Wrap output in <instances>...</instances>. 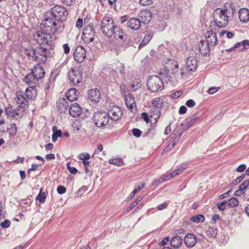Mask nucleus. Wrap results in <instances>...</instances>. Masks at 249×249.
Masks as SVG:
<instances>
[{
  "label": "nucleus",
  "instance_id": "obj_34",
  "mask_svg": "<svg viewBox=\"0 0 249 249\" xmlns=\"http://www.w3.org/2000/svg\"><path fill=\"white\" fill-rule=\"evenodd\" d=\"M207 236L209 237H215L217 233V230L216 228L209 227L206 231Z\"/></svg>",
  "mask_w": 249,
  "mask_h": 249
},
{
  "label": "nucleus",
  "instance_id": "obj_63",
  "mask_svg": "<svg viewBox=\"0 0 249 249\" xmlns=\"http://www.w3.org/2000/svg\"><path fill=\"white\" fill-rule=\"evenodd\" d=\"M195 105V102L192 99L188 100L186 103V105L189 107H193Z\"/></svg>",
  "mask_w": 249,
  "mask_h": 249
},
{
  "label": "nucleus",
  "instance_id": "obj_49",
  "mask_svg": "<svg viewBox=\"0 0 249 249\" xmlns=\"http://www.w3.org/2000/svg\"><path fill=\"white\" fill-rule=\"evenodd\" d=\"M141 117L142 119L146 123H149L151 122L150 119V115L148 114V113L146 112H143L141 114Z\"/></svg>",
  "mask_w": 249,
  "mask_h": 249
},
{
  "label": "nucleus",
  "instance_id": "obj_1",
  "mask_svg": "<svg viewBox=\"0 0 249 249\" xmlns=\"http://www.w3.org/2000/svg\"><path fill=\"white\" fill-rule=\"evenodd\" d=\"M57 30L55 21L52 18H47L41 23L40 30L34 34V40L40 45L50 46L54 43V34Z\"/></svg>",
  "mask_w": 249,
  "mask_h": 249
},
{
  "label": "nucleus",
  "instance_id": "obj_46",
  "mask_svg": "<svg viewBox=\"0 0 249 249\" xmlns=\"http://www.w3.org/2000/svg\"><path fill=\"white\" fill-rule=\"evenodd\" d=\"M225 34L226 35L227 37L229 39L231 38L234 35L233 33L227 31H221L219 33V36H222Z\"/></svg>",
  "mask_w": 249,
  "mask_h": 249
},
{
  "label": "nucleus",
  "instance_id": "obj_26",
  "mask_svg": "<svg viewBox=\"0 0 249 249\" xmlns=\"http://www.w3.org/2000/svg\"><path fill=\"white\" fill-rule=\"evenodd\" d=\"M69 106V102L64 98L59 99L56 102V107L60 113L65 112Z\"/></svg>",
  "mask_w": 249,
  "mask_h": 249
},
{
  "label": "nucleus",
  "instance_id": "obj_12",
  "mask_svg": "<svg viewBox=\"0 0 249 249\" xmlns=\"http://www.w3.org/2000/svg\"><path fill=\"white\" fill-rule=\"evenodd\" d=\"M107 115L108 118L111 120L117 121L121 118L123 115V111L120 107L113 106L110 107Z\"/></svg>",
  "mask_w": 249,
  "mask_h": 249
},
{
  "label": "nucleus",
  "instance_id": "obj_61",
  "mask_svg": "<svg viewBox=\"0 0 249 249\" xmlns=\"http://www.w3.org/2000/svg\"><path fill=\"white\" fill-rule=\"evenodd\" d=\"M245 177V175H242V176L237 178L233 182V185H237V184L239 183Z\"/></svg>",
  "mask_w": 249,
  "mask_h": 249
},
{
  "label": "nucleus",
  "instance_id": "obj_50",
  "mask_svg": "<svg viewBox=\"0 0 249 249\" xmlns=\"http://www.w3.org/2000/svg\"><path fill=\"white\" fill-rule=\"evenodd\" d=\"M67 167L68 171L71 174H76L77 173V170L74 167L70 166V163L69 162L67 164Z\"/></svg>",
  "mask_w": 249,
  "mask_h": 249
},
{
  "label": "nucleus",
  "instance_id": "obj_6",
  "mask_svg": "<svg viewBox=\"0 0 249 249\" xmlns=\"http://www.w3.org/2000/svg\"><path fill=\"white\" fill-rule=\"evenodd\" d=\"M34 60L39 63L46 62L49 54V50L43 47L39 46L35 48Z\"/></svg>",
  "mask_w": 249,
  "mask_h": 249
},
{
  "label": "nucleus",
  "instance_id": "obj_51",
  "mask_svg": "<svg viewBox=\"0 0 249 249\" xmlns=\"http://www.w3.org/2000/svg\"><path fill=\"white\" fill-rule=\"evenodd\" d=\"M0 226L2 228H7L10 227L11 225V222L8 219L5 220L3 222H1Z\"/></svg>",
  "mask_w": 249,
  "mask_h": 249
},
{
  "label": "nucleus",
  "instance_id": "obj_64",
  "mask_svg": "<svg viewBox=\"0 0 249 249\" xmlns=\"http://www.w3.org/2000/svg\"><path fill=\"white\" fill-rule=\"evenodd\" d=\"M246 168V165L244 164H242L237 167V168H236V171L238 172H242L244 170H245Z\"/></svg>",
  "mask_w": 249,
  "mask_h": 249
},
{
  "label": "nucleus",
  "instance_id": "obj_53",
  "mask_svg": "<svg viewBox=\"0 0 249 249\" xmlns=\"http://www.w3.org/2000/svg\"><path fill=\"white\" fill-rule=\"evenodd\" d=\"M57 192L59 194H63L66 192V188L65 186L59 185L57 188Z\"/></svg>",
  "mask_w": 249,
  "mask_h": 249
},
{
  "label": "nucleus",
  "instance_id": "obj_19",
  "mask_svg": "<svg viewBox=\"0 0 249 249\" xmlns=\"http://www.w3.org/2000/svg\"><path fill=\"white\" fill-rule=\"evenodd\" d=\"M69 110L70 115L73 117L79 116L82 111L81 107L76 103L71 105Z\"/></svg>",
  "mask_w": 249,
  "mask_h": 249
},
{
  "label": "nucleus",
  "instance_id": "obj_45",
  "mask_svg": "<svg viewBox=\"0 0 249 249\" xmlns=\"http://www.w3.org/2000/svg\"><path fill=\"white\" fill-rule=\"evenodd\" d=\"M240 45L243 46V48L241 49V50L243 51L244 49H246V46H249V41L245 40L241 43H237L234 45L235 48H237Z\"/></svg>",
  "mask_w": 249,
  "mask_h": 249
},
{
  "label": "nucleus",
  "instance_id": "obj_20",
  "mask_svg": "<svg viewBox=\"0 0 249 249\" xmlns=\"http://www.w3.org/2000/svg\"><path fill=\"white\" fill-rule=\"evenodd\" d=\"M32 72L38 79H42L45 76V74L43 68L39 64H36L34 67Z\"/></svg>",
  "mask_w": 249,
  "mask_h": 249
},
{
  "label": "nucleus",
  "instance_id": "obj_47",
  "mask_svg": "<svg viewBox=\"0 0 249 249\" xmlns=\"http://www.w3.org/2000/svg\"><path fill=\"white\" fill-rule=\"evenodd\" d=\"M103 150V146L102 144H98L97 146V148L94 150L93 154L92 156L94 157L97 155L102 152Z\"/></svg>",
  "mask_w": 249,
  "mask_h": 249
},
{
  "label": "nucleus",
  "instance_id": "obj_9",
  "mask_svg": "<svg viewBox=\"0 0 249 249\" xmlns=\"http://www.w3.org/2000/svg\"><path fill=\"white\" fill-rule=\"evenodd\" d=\"M108 121V116L105 112H96L93 115V121L98 127H102L107 125Z\"/></svg>",
  "mask_w": 249,
  "mask_h": 249
},
{
  "label": "nucleus",
  "instance_id": "obj_39",
  "mask_svg": "<svg viewBox=\"0 0 249 249\" xmlns=\"http://www.w3.org/2000/svg\"><path fill=\"white\" fill-rule=\"evenodd\" d=\"M55 129H56V127L53 126V133L52 135V141L54 142L57 141L58 137H61L62 136V133L61 130H57L54 131Z\"/></svg>",
  "mask_w": 249,
  "mask_h": 249
},
{
  "label": "nucleus",
  "instance_id": "obj_58",
  "mask_svg": "<svg viewBox=\"0 0 249 249\" xmlns=\"http://www.w3.org/2000/svg\"><path fill=\"white\" fill-rule=\"evenodd\" d=\"M227 203V201H224L220 203L217 204V207L218 209L220 211H223L226 208V204Z\"/></svg>",
  "mask_w": 249,
  "mask_h": 249
},
{
  "label": "nucleus",
  "instance_id": "obj_27",
  "mask_svg": "<svg viewBox=\"0 0 249 249\" xmlns=\"http://www.w3.org/2000/svg\"><path fill=\"white\" fill-rule=\"evenodd\" d=\"M79 94V93L76 89L71 88L67 91L66 96L68 100L72 102L78 99Z\"/></svg>",
  "mask_w": 249,
  "mask_h": 249
},
{
  "label": "nucleus",
  "instance_id": "obj_48",
  "mask_svg": "<svg viewBox=\"0 0 249 249\" xmlns=\"http://www.w3.org/2000/svg\"><path fill=\"white\" fill-rule=\"evenodd\" d=\"M154 0H140L139 3L142 6H148L153 3Z\"/></svg>",
  "mask_w": 249,
  "mask_h": 249
},
{
  "label": "nucleus",
  "instance_id": "obj_59",
  "mask_svg": "<svg viewBox=\"0 0 249 249\" xmlns=\"http://www.w3.org/2000/svg\"><path fill=\"white\" fill-rule=\"evenodd\" d=\"M160 179L161 180V182L169 180L171 179L169 174H163L160 176Z\"/></svg>",
  "mask_w": 249,
  "mask_h": 249
},
{
  "label": "nucleus",
  "instance_id": "obj_22",
  "mask_svg": "<svg viewBox=\"0 0 249 249\" xmlns=\"http://www.w3.org/2000/svg\"><path fill=\"white\" fill-rule=\"evenodd\" d=\"M197 239L196 236L192 233L187 234L184 238V242L186 246L189 248L193 247L196 244Z\"/></svg>",
  "mask_w": 249,
  "mask_h": 249
},
{
  "label": "nucleus",
  "instance_id": "obj_42",
  "mask_svg": "<svg viewBox=\"0 0 249 249\" xmlns=\"http://www.w3.org/2000/svg\"><path fill=\"white\" fill-rule=\"evenodd\" d=\"M108 162L110 164H112L118 166H121L124 164L123 160L119 158L110 159L108 160Z\"/></svg>",
  "mask_w": 249,
  "mask_h": 249
},
{
  "label": "nucleus",
  "instance_id": "obj_21",
  "mask_svg": "<svg viewBox=\"0 0 249 249\" xmlns=\"http://www.w3.org/2000/svg\"><path fill=\"white\" fill-rule=\"evenodd\" d=\"M198 47L200 52L202 55L206 56L209 54L211 46L205 40H201L198 43Z\"/></svg>",
  "mask_w": 249,
  "mask_h": 249
},
{
  "label": "nucleus",
  "instance_id": "obj_36",
  "mask_svg": "<svg viewBox=\"0 0 249 249\" xmlns=\"http://www.w3.org/2000/svg\"><path fill=\"white\" fill-rule=\"evenodd\" d=\"M190 220L193 222L198 223L204 222L205 217L203 215L199 214L191 217Z\"/></svg>",
  "mask_w": 249,
  "mask_h": 249
},
{
  "label": "nucleus",
  "instance_id": "obj_31",
  "mask_svg": "<svg viewBox=\"0 0 249 249\" xmlns=\"http://www.w3.org/2000/svg\"><path fill=\"white\" fill-rule=\"evenodd\" d=\"M182 244V239L178 235L173 237L170 240V245L174 248H179Z\"/></svg>",
  "mask_w": 249,
  "mask_h": 249
},
{
  "label": "nucleus",
  "instance_id": "obj_52",
  "mask_svg": "<svg viewBox=\"0 0 249 249\" xmlns=\"http://www.w3.org/2000/svg\"><path fill=\"white\" fill-rule=\"evenodd\" d=\"M132 132L133 135L137 138L140 137L142 134V131L138 128H133Z\"/></svg>",
  "mask_w": 249,
  "mask_h": 249
},
{
  "label": "nucleus",
  "instance_id": "obj_57",
  "mask_svg": "<svg viewBox=\"0 0 249 249\" xmlns=\"http://www.w3.org/2000/svg\"><path fill=\"white\" fill-rule=\"evenodd\" d=\"M35 49H28L26 50L25 53L29 56L34 58V53H35Z\"/></svg>",
  "mask_w": 249,
  "mask_h": 249
},
{
  "label": "nucleus",
  "instance_id": "obj_62",
  "mask_svg": "<svg viewBox=\"0 0 249 249\" xmlns=\"http://www.w3.org/2000/svg\"><path fill=\"white\" fill-rule=\"evenodd\" d=\"M219 89V88L217 87H212L210 88L208 90V93L209 94H213L216 92H217Z\"/></svg>",
  "mask_w": 249,
  "mask_h": 249
},
{
  "label": "nucleus",
  "instance_id": "obj_43",
  "mask_svg": "<svg viewBox=\"0 0 249 249\" xmlns=\"http://www.w3.org/2000/svg\"><path fill=\"white\" fill-rule=\"evenodd\" d=\"M10 136H14L17 132V127L15 124H12L8 129Z\"/></svg>",
  "mask_w": 249,
  "mask_h": 249
},
{
  "label": "nucleus",
  "instance_id": "obj_37",
  "mask_svg": "<svg viewBox=\"0 0 249 249\" xmlns=\"http://www.w3.org/2000/svg\"><path fill=\"white\" fill-rule=\"evenodd\" d=\"M142 199V197L141 196L137 197L136 200L127 207V212H129L133 210L141 202Z\"/></svg>",
  "mask_w": 249,
  "mask_h": 249
},
{
  "label": "nucleus",
  "instance_id": "obj_30",
  "mask_svg": "<svg viewBox=\"0 0 249 249\" xmlns=\"http://www.w3.org/2000/svg\"><path fill=\"white\" fill-rule=\"evenodd\" d=\"M141 25L140 19L137 18H132L127 22L128 26L133 30H138Z\"/></svg>",
  "mask_w": 249,
  "mask_h": 249
},
{
  "label": "nucleus",
  "instance_id": "obj_14",
  "mask_svg": "<svg viewBox=\"0 0 249 249\" xmlns=\"http://www.w3.org/2000/svg\"><path fill=\"white\" fill-rule=\"evenodd\" d=\"M165 68L168 73L176 74L178 70V63L175 59H171L166 63Z\"/></svg>",
  "mask_w": 249,
  "mask_h": 249
},
{
  "label": "nucleus",
  "instance_id": "obj_35",
  "mask_svg": "<svg viewBox=\"0 0 249 249\" xmlns=\"http://www.w3.org/2000/svg\"><path fill=\"white\" fill-rule=\"evenodd\" d=\"M113 35L117 40H122L124 39V33L122 30L117 27L115 28V30H114V33Z\"/></svg>",
  "mask_w": 249,
  "mask_h": 249
},
{
  "label": "nucleus",
  "instance_id": "obj_4",
  "mask_svg": "<svg viewBox=\"0 0 249 249\" xmlns=\"http://www.w3.org/2000/svg\"><path fill=\"white\" fill-rule=\"evenodd\" d=\"M51 14L55 20L63 21L66 19L68 12L64 6L56 4L51 9Z\"/></svg>",
  "mask_w": 249,
  "mask_h": 249
},
{
  "label": "nucleus",
  "instance_id": "obj_10",
  "mask_svg": "<svg viewBox=\"0 0 249 249\" xmlns=\"http://www.w3.org/2000/svg\"><path fill=\"white\" fill-rule=\"evenodd\" d=\"M5 112L7 117L10 119L16 117H20L22 116L24 113L18 107L16 108L10 104H9L7 107L5 108Z\"/></svg>",
  "mask_w": 249,
  "mask_h": 249
},
{
  "label": "nucleus",
  "instance_id": "obj_13",
  "mask_svg": "<svg viewBox=\"0 0 249 249\" xmlns=\"http://www.w3.org/2000/svg\"><path fill=\"white\" fill-rule=\"evenodd\" d=\"M73 57L77 62H82L86 58V51L84 48L81 46L77 47L74 52Z\"/></svg>",
  "mask_w": 249,
  "mask_h": 249
},
{
  "label": "nucleus",
  "instance_id": "obj_2",
  "mask_svg": "<svg viewBox=\"0 0 249 249\" xmlns=\"http://www.w3.org/2000/svg\"><path fill=\"white\" fill-rule=\"evenodd\" d=\"M235 10L230 3H225L222 8H218L213 13V19L216 25L222 28L226 27L233 18Z\"/></svg>",
  "mask_w": 249,
  "mask_h": 249
},
{
  "label": "nucleus",
  "instance_id": "obj_33",
  "mask_svg": "<svg viewBox=\"0 0 249 249\" xmlns=\"http://www.w3.org/2000/svg\"><path fill=\"white\" fill-rule=\"evenodd\" d=\"M160 115V111L159 109L154 108L153 109V111L152 113H150V118H153L155 122L154 124H156L157 123L158 119H159Z\"/></svg>",
  "mask_w": 249,
  "mask_h": 249
},
{
  "label": "nucleus",
  "instance_id": "obj_32",
  "mask_svg": "<svg viewBox=\"0 0 249 249\" xmlns=\"http://www.w3.org/2000/svg\"><path fill=\"white\" fill-rule=\"evenodd\" d=\"M43 188H41L40 189L39 193L36 197V199L38 200L40 203H43L45 202L47 193L45 192H42Z\"/></svg>",
  "mask_w": 249,
  "mask_h": 249
},
{
  "label": "nucleus",
  "instance_id": "obj_3",
  "mask_svg": "<svg viewBox=\"0 0 249 249\" xmlns=\"http://www.w3.org/2000/svg\"><path fill=\"white\" fill-rule=\"evenodd\" d=\"M101 25V30L106 36L111 37L113 35L116 26L111 18L105 16L102 19Z\"/></svg>",
  "mask_w": 249,
  "mask_h": 249
},
{
  "label": "nucleus",
  "instance_id": "obj_29",
  "mask_svg": "<svg viewBox=\"0 0 249 249\" xmlns=\"http://www.w3.org/2000/svg\"><path fill=\"white\" fill-rule=\"evenodd\" d=\"M249 187V180H245L239 187V189L234 193L236 196H240L243 195Z\"/></svg>",
  "mask_w": 249,
  "mask_h": 249
},
{
  "label": "nucleus",
  "instance_id": "obj_41",
  "mask_svg": "<svg viewBox=\"0 0 249 249\" xmlns=\"http://www.w3.org/2000/svg\"><path fill=\"white\" fill-rule=\"evenodd\" d=\"M228 205L231 208H234L237 206L239 204V202L237 199L235 197H232L229 199L227 202Z\"/></svg>",
  "mask_w": 249,
  "mask_h": 249
},
{
  "label": "nucleus",
  "instance_id": "obj_8",
  "mask_svg": "<svg viewBox=\"0 0 249 249\" xmlns=\"http://www.w3.org/2000/svg\"><path fill=\"white\" fill-rule=\"evenodd\" d=\"M68 75L70 82L73 85L80 83L82 80V72L76 67L71 68Z\"/></svg>",
  "mask_w": 249,
  "mask_h": 249
},
{
  "label": "nucleus",
  "instance_id": "obj_5",
  "mask_svg": "<svg viewBox=\"0 0 249 249\" xmlns=\"http://www.w3.org/2000/svg\"><path fill=\"white\" fill-rule=\"evenodd\" d=\"M147 87L152 92L161 90L163 88V83L158 76H151L147 81Z\"/></svg>",
  "mask_w": 249,
  "mask_h": 249
},
{
  "label": "nucleus",
  "instance_id": "obj_18",
  "mask_svg": "<svg viewBox=\"0 0 249 249\" xmlns=\"http://www.w3.org/2000/svg\"><path fill=\"white\" fill-rule=\"evenodd\" d=\"M39 79L33 74L32 72L27 74L24 77L23 81L29 86H34L36 87V84H38Z\"/></svg>",
  "mask_w": 249,
  "mask_h": 249
},
{
  "label": "nucleus",
  "instance_id": "obj_11",
  "mask_svg": "<svg viewBox=\"0 0 249 249\" xmlns=\"http://www.w3.org/2000/svg\"><path fill=\"white\" fill-rule=\"evenodd\" d=\"M15 101L18 105V107L23 112L26 108L28 107V102L25 98L22 92L18 91L16 94Z\"/></svg>",
  "mask_w": 249,
  "mask_h": 249
},
{
  "label": "nucleus",
  "instance_id": "obj_17",
  "mask_svg": "<svg viewBox=\"0 0 249 249\" xmlns=\"http://www.w3.org/2000/svg\"><path fill=\"white\" fill-rule=\"evenodd\" d=\"M186 65L187 69L191 71H195L197 67V61L194 56H189L187 58Z\"/></svg>",
  "mask_w": 249,
  "mask_h": 249
},
{
  "label": "nucleus",
  "instance_id": "obj_44",
  "mask_svg": "<svg viewBox=\"0 0 249 249\" xmlns=\"http://www.w3.org/2000/svg\"><path fill=\"white\" fill-rule=\"evenodd\" d=\"M142 84L140 80L138 79H135L132 83V88L134 90H136L141 87Z\"/></svg>",
  "mask_w": 249,
  "mask_h": 249
},
{
  "label": "nucleus",
  "instance_id": "obj_16",
  "mask_svg": "<svg viewBox=\"0 0 249 249\" xmlns=\"http://www.w3.org/2000/svg\"><path fill=\"white\" fill-rule=\"evenodd\" d=\"M238 17L240 21L242 23L249 22V10L247 8H241L238 12Z\"/></svg>",
  "mask_w": 249,
  "mask_h": 249
},
{
  "label": "nucleus",
  "instance_id": "obj_7",
  "mask_svg": "<svg viewBox=\"0 0 249 249\" xmlns=\"http://www.w3.org/2000/svg\"><path fill=\"white\" fill-rule=\"evenodd\" d=\"M95 31L94 27L91 25L85 26L83 29L82 39L87 44H89L94 39Z\"/></svg>",
  "mask_w": 249,
  "mask_h": 249
},
{
  "label": "nucleus",
  "instance_id": "obj_40",
  "mask_svg": "<svg viewBox=\"0 0 249 249\" xmlns=\"http://www.w3.org/2000/svg\"><path fill=\"white\" fill-rule=\"evenodd\" d=\"M163 104V100L160 97H156L154 98L152 101V104L155 108L158 109L159 107H161Z\"/></svg>",
  "mask_w": 249,
  "mask_h": 249
},
{
  "label": "nucleus",
  "instance_id": "obj_15",
  "mask_svg": "<svg viewBox=\"0 0 249 249\" xmlns=\"http://www.w3.org/2000/svg\"><path fill=\"white\" fill-rule=\"evenodd\" d=\"M206 41L211 47H214L218 43V39L215 32L212 30L207 32L206 34Z\"/></svg>",
  "mask_w": 249,
  "mask_h": 249
},
{
  "label": "nucleus",
  "instance_id": "obj_56",
  "mask_svg": "<svg viewBox=\"0 0 249 249\" xmlns=\"http://www.w3.org/2000/svg\"><path fill=\"white\" fill-rule=\"evenodd\" d=\"M61 1L64 5L71 6L75 3L76 0H61Z\"/></svg>",
  "mask_w": 249,
  "mask_h": 249
},
{
  "label": "nucleus",
  "instance_id": "obj_54",
  "mask_svg": "<svg viewBox=\"0 0 249 249\" xmlns=\"http://www.w3.org/2000/svg\"><path fill=\"white\" fill-rule=\"evenodd\" d=\"M90 158V155L88 153H82L79 156V158L81 160H88Z\"/></svg>",
  "mask_w": 249,
  "mask_h": 249
},
{
  "label": "nucleus",
  "instance_id": "obj_23",
  "mask_svg": "<svg viewBox=\"0 0 249 249\" xmlns=\"http://www.w3.org/2000/svg\"><path fill=\"white\" fill-rule=\"evenodd\" d=\"M125 105L128 109L133 111V109L136 108V104L134 97L131 94H127L125 96Z\"/></svg>",
  "mask_w": 249,
  "mask_h": 249
},
{
  "label": "nucleus",
  "instance_id": "obj_28",
  "mask_svg": "<svg viewBox=\"0 0 249 249\" xmlns=\"http://www.w3.org/2000/svg\"><path fill=\"white\" fill-rule=\"evenodd\" d=\"M89 98L93 102H98L101 99V93L97 89H91L89 92Z\"/></svg>",
  "mask_w": 249,
  "mask_h": 249
},
{
  "label": "nucleus",
  "instance_id": "obj_25",
  "mask_svg": "<svg viewBox=\"0 0 249 249\" xmlns=\"http://www.w3.org/2000/svg\"><path fill=\"white\" fill-rule=\"evenodd\" d=\"M36 87L34 86H29L25 90V95L27 99L29 100H35L37 96V91Z\"/></svg>",
  "mask_w": 249,
  "mask_h": 249
},
{
  "label": "nucleus",
  "instance_id": "obj_60",
  "mask_svg": "<svg viewBox=\"0 0 249 249\" xmlns=\"http://www.w3.org/2000/svg\"><path fill=\"white\" fill-rule=\"evenodd\" d=\"M83 25V19L82 18H79L77 20L76 22L75 26L76 27L78 28L79 29H80Z\"/></svg>",
  "mask_w": 249,
  "mask_h": 249
},
{
  "label": "nucleus",
  "instance_id": "obj_24",
  "mask_svg": "<svg viewBox=\"0 0 249 249\" xmlns=\"http://www.w3.org/2000/svg\"><path fill=\"white\" fill-rule=\"evenodd\" d=\"M139 16L142 22L144 24H146L150 21L152 18V13L149 10H142Z\"/></svg>",
  "mask_w": 249,
  "mask_h": 249
},
{
  "label": "nucleus",
  "instance_id": "obj_55",
  "mask_svg": "<svg viewBox=\"0 0 249 249\" xmlns=\"http://www.w3.org/2000/svg\"><path fill=\"white\" fill-rule=\"evenodd\" d=\"M170 241V238L168 237H166L164 238L159 243V246L160 247L164 246L165 245L167 244V243Z\"/></svg>",
  "mask_w": 249,
  "mask_h": 249
},
{
  "label": "nucleus",
  "instance_id": "obj_38",
  "mask_svg": "<svg viewBox=\"0 0 249 249\" xmlns=\"http://www.w3.org/2000/svg\"><path fill=\"white\" fill-rule=\"evenodd\" d=\"M152 38V35H151L150 34H146L144 36L142 42L139 45V49H141L143 47L145 46L147 44H148V43L150 41Z\"/></svg>",
  "mask_w": 249,
  "mask_h": 249
}]
</instances>
